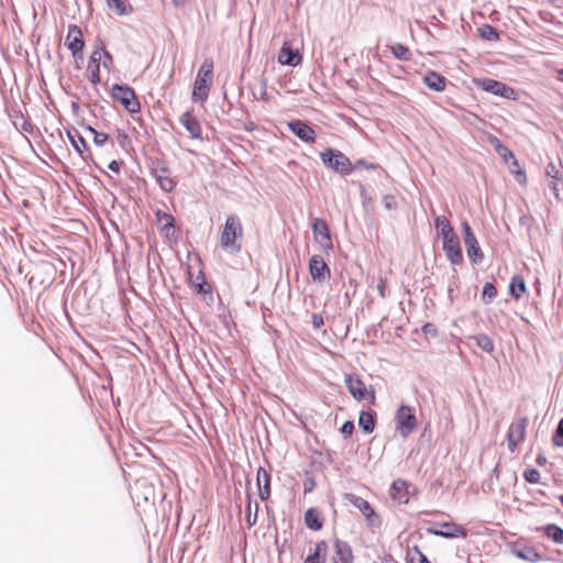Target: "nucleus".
Returning <instances> with one entry per match:
<instances>
[{"mask_svg": "<svg viewBox=\"0 0 563 563\" xmlns=\"http://www.w3.org/2000/svg\"><path fill=\"white\" fill-rule=\"evenodd\" d=\"M243 236L244 230L241 219L235 214L228 216L220 235L221 247L236 254L242 250Z\"/></svg>", "mask_w": 563, "mask_h": 563, "instance_id": "1", "label": "nucleus"}, {"mask_svg": "<svg viewBox=\"0 0 563 563\" xmlns=\"http://www.w3.org/2000/svg\"><path fill=\"white\" fill-rule=\"evenodd\" d=\"M113 65V57L106 49V46L103 44L97 45L88 60L86 69L87 78L96 86L102 80L101 67L109 74L112 70Z\"/></svg>", "mask_w": 563, "mask_h": 563, "instance_id": "2", "label": "nucleus"}, {"mask_svg": "<svg viewBox=\"0 0 563 563\" xmlns=\"http://www.w3.org/2000/svg\"><path fill=\"white\" fill-rule=\"evenodd\" d=\"M213 82V60L212 58H206L195 79L194 88H192V99L205 102L211 90V86Z\"/></svg>", "mask_w": 563, "mask_h": 563, "instance_id": "3", "label": "nucleus"}, {"mask_svg": "<svg viewBox=\"0 0 563 563\" xmlns=\"http://www.w3.org/2000/svg\"><path fill=\"white\" fill-rule=\"evenodd\" d=\"M345 386L351 396L357 401H365L369 406H374L376 402V393L373 386H366V384L357 375H345Z\"/></svg>", "mask_w": 563, "mask_h": 563, "instance_id": "4", "label": "nucleus"}, {"mask_svg": "<svg viewBox=\"0 0 563 563\" xmlns=\"http://www.w3.org/2000/svg\"><path fill=\"white\" fill-rule=\"evenodd\" d=\"M322 162L330 167L331 169L335 170L340 174H350L354 167L349 159L347 156H345L342 152L336 150H328L325 152H322L320 154Z\"/></svg>", "mask_w": 563, "mask_h": 563, "instance_id": "5", "label": "nucleus"}, {"mask_svg": "<svg viewBox=\"0 0 563 563\" xmlns=\"http://www.w3.org/2000/svg\"><path fill=\"white\" fill-rule=\"evenodd\" d=\"M65 45L71 52L76 62L84 59L85 41L81 29L76 24L68 26V32L65 38Z\"/></svg>", "mask_w": 563, "mask_h": 563, "instance_id": "6", "label": "nucleus"}, {"mask_svg": "<svg viewBox=\"0 0 563 563\" xmlns=\"http://www.w3.org/2000/svg\"><path fill=\"white\" fill-rule=\"evenodd\" d=\"M112 97L130 113H137L141 109L134 90L128 86L115 85L112 89Z\"/></svg>", "mask_w": 563, "mask_h": 563, "instance_id": "7", "label": "nucleus"}, {"mask_svg": "<svg viewBox=\"0 0 563 563\" xmlns=\"http://www.w3.org/2000/svg\"><path fill=\"white\" fill-rule=\"evenodd\" d=\"M476 85L484 91L490 92L495 96H500L503 98L510 100H515L517 98V92L515 91L514 88L495 79L483 78L477 80Z\"/></svg>", "mask_w": 563, "mask_h": 563, "instance_id": "8", "label": "nucleus"}, {"mask_svg": "<svg viewBox=\"0 0 563 563\" xmlns=\"http://www.w3.org/2000/svg\"><path fill=\"white\" fill-rule=\"evenodd\" d=\"M396 427L399 433L406 438L417 426V419L413 409L409 406H401L396 412Z\"/></svg>", "mask_w": 563, "mask_h": 563, "instance_id": "9", "label": "nucleus"}, {"mask_svg": "<svg viewBox=\"0 0 563 563\" xmlns=\"http://www.w3.org/2000/svg\"><path fill=\"white\" fill-rule=\"evenodd\" d=\"M528 426V418L522 417L514 421L508 429L507 445L510 452H515L518 445L523 442L526 438V430Z\"/></svg>", "mask_w": 563, "mask_h": 563, "instance_id": "10", "label": "nucleus"}, {"mask_svg": "<svg viewBox=\"0 0 563 563\" xmlns=\"http://www.w3.org/2000/svg\"><path fill=\"white\" fill-rule=\"evenodd\" d=\"M313 239L317 244H319L320 249L324 252H328L333 249L331 234L327 222L317 218L312 223Z\"/></svg>", "mask_w": 563, "mask_h": 563, "instance_id": "11", "label": "nucleus"}, {"mask_svg": "<svg viewBox=\"0 0 563 563\" xmlns=\"http://www.w3.org/2000/svg\"><path fill=\"white\" fill-rule=\"evenodd\" d=\"M462 230L468 257L473 263L481 262L483 260V252L468 222L465 221L462 223Z\"/></svg>", "mask_w": 563, "mask_h": 563, "instance_id": "12", "label": "nucleus"}, {"mask_svg": "<svg viewBox=\"0 0 563 563\" xmlns=\"http://www.w3.org/2000/svg\"><path fill=\"white\" fill-rule=\"evenodd\" d=\"M309 273L313 282L323 283L330 278L331 271L322 256L313 255L309 261Z\"/></svg>", "mask_w": 563, "mask_h": 563, "instance_id": "13", "label": "nucleus"}, {"mask_svg": "<svg viewBox=\"0 0 563 563\" xmlns=\"http://www.w3.org/2000/svg\"><path fill=\"white\" fill-rule=\"evenodd\" d=\"M440 529L429 528V533L433 536H440L443 538H466L467 530L455 522H442L439 523Z\"/></svg>", "mask_w": 563, "mask_h": 563, "instance_id": "14", "label": "nucleus"}, {"mask_svg": "<svg viewBox=\"0 0 563 563\" xmlns=\"http://www.w3.org/2000/svg\"><path fill=\"white\" fill-rule=\"evenodd\" d=\"M442 241L443 251L445 252L448 260L454 265H460L463 262V254L456 233L442 239Z\"/></svg>", "mask_w": 563, "mask_h": 563, "instance_id": "15", "label": "nucleus"}, {"mask_svg": "<svg viewBox=\"0 0 563 563\" xmlns=\"http://www.w3.org/2000/svg\"><path fill=\"white\" fill-rule=\"evenodd\" d=\"M289 130L301 141L306 143H314L316 132L307 123L300 120H292L288 122Z\"/></svg>", "mask_w": 563, "mask_h": 563, "instance_id": "16", "label": "nucleus"}, {"mask_svg": "<svg viewBox=\"0 0 563 563\" xmlns=\"http://www.w3.org/2000/svg\"><path fill=\"white\" fill-rule=\"evenodd\" d=\"M180 123L187 130L190 137L192 139H201L202 137V128L197 117L194 114L192 110H188L184 112L179 118Z\"/></svg>", "mask_w": 563, "mask_h": 563, "instance_id": "17", "label": "nucleus"}, {"mask_svg": "<svg viewBox=\"0 0 563 563\" xmlns=\"http://www.w3.org/2000/svg\"><path fill=\"white\" fill-rule=\"evenodd\" d=\"M302 60V56L300 55L298 49H294L290 45V43L285 42L280 48L279 55H278V62L282 65H289V66H298Z\"/></svg>", "mask_w": 563, "mask_h": 563, "instance_id": "18", "label": "nucleus"}, {"mask_svg": "<svg viewBox=\"0 0 563 563\" xmlns=\"http://www.w3.org/2000/svg\"><path fill=\"white\" fill-rule=\"evenodd\" d=\"M153 175L157 184L164 191L170 192L174 190L176 181L172 177V172L168 168L164 166L156 167L153 169Z\"/></svg>", "mask_w": 563, "mask_h": 563, "instance_id": "19", "label": "nucleus"}, {"mask_svg": "<svg viewBox=\"0 0 563 563\" xmlns=\"http://www.w3.org/2000/svg\"><path fill=\"white\" fill-rule=\"evenodd\" d=\"M258 495L262 500H267L271 496V475L264 467H258L256 473Z\"/></svg>", "mask_w": 563, "mask_h": 563, "instance_id": "20", "label": "nucleus"}, {"mask_svg": "<svg viewBox=\"0 0 563 563\" xmlns=\"http://www.w3.org/2000/svg\"><path fill=\"white\" fill-rule=\"evenodd\" d=\"M333 563H353V553L346 542L341 540L335 541Z\"/></svg>", "mask_w": 563, "mask_h": 563, "instance_id": "21", "label": "nucleus"}, {"mask_svg": "<svg viewBox=\"0 0 563 563\" xmlns=\"http://www.w3.org/2000/svg\"><path fill=\"white\" fill-rule=\"evenodd\" d=\"M426 86L434 91H443L446 86V79L444 76L430 70L423 77Z\"/></svg>", "mask_w": 563, "mask_h": 563, "instance_id": "22", "label": "nucleus"}, {"mask_svg": "<svg viewBox=\"0 0 563 563\" xmlns=\"http://www.w3.org/2000/svg\"><path fill=\"white\" fill-rule=\"evenodd\" d=\"M390 496L398 503L408 501V483L404 479H396L390 487Z\"/></svg>", "mask_w": 563, "mask_h": 563, "instance_id": "23", "label": "nucleus"}, {"mask_svg": "<svg viewBox=\"0 0 563 563\" xmlns=\"http://www.w3.org/2000/svg\"><path fill=\"white\" fill-rule=\"evenodd\" d=\"M510 295L516 299H520L527 291L525 278L520 275H515L509 285Z\"/></svg>", "mask_w": 563, "mask_h": 563, "instance_id": "24", "label": "nucleus"}, {"mask_svg": "<svg viewBox=\"0 0 563 563\" xmlns=\"http://www.w3.org/2000/svg\"><path fill=\"white\" fill-rule=\"evenodd\" d=\"M305 523L309 529L314 531L321 530L323 527V521L320 517V514L314 508H309L305 512Z\"/></svg>", "mask_w": 563, "mask_h": 563, "instance_id": "25", "label": "nucleus"}, {"mask_svg": "<svg viewBox=\"0 0 563 563\" xmlns=\"http://www.w3.org/2000/svg\"><path fill=\"white\" fill-rule=\"evenodd\" d=\"M328 552V544L325 541H320L316 544L312 554L308 555L305 562L307 563H321L324 562Z\"/></svg>", "mask_w": 563, "mask_h": 563, "instance_id": "26", "label": "nucleus"}, {"mask_svg": "<svg viewBox=\"0 0 563 563\" xmlns=\"http://www.w3.org/2000/svg\"><path fill=\"white\" fill-rule=\"evenodd\" d=\"M107 4L118 15H128L133 10L129 0H107Z\"/></svg>", "mask_w": 563, "mask_h": 563, "instance_id": "27", "label": "nucleus"}, {"mask_svg": "<svg viewBox=\"0 0 563 563\" xmlns=\"http://www.w3.org/2000/svg\"><path fill=\"white\" fill-rule=\"evenodd\" d=\"M540 530L556 544H563V529L559 526L551 523L540 528Z\"/></svg>", "mask_w": 563, "mask_h": 563, "instance_id": "28", "label": "nucleus"}, {"mask_svg": "<svg viewBox=\"0 0 563 563\" xmlns=\"http://www.w3.org/2000/svg\"><path fill=\"white\" fill-rule=\"evenodd\" d=\"M435 228L442 239L455 234L450 221L444 216L438 217L435 219Z\"/></svg>", "mask_w": 563, "mask_h": 563, "instance_id": "29", "label": "nucleus"}, {"mask_svg": "<svg viewBox=\"0 0 563 563\" xmlns=\"http://www.w3.org/2000/svg\"><path fill=\"white\" fill-rule=\"evenodd\" d=\"M358 426L365 433H372L375 429V418L372 412L361 411L358 417Z\"/></svg>", "mask_w": 563, "mask_h": 563, "instance_id": "30", "label": "nucleus"}, {"mask_svg": "<svg viewBox=\"0 0 563 563\" xmlns=\"http://www.w3.org/2000/svg\"><path fill=\"white\" fill-rule=\"evenodd\" d=\"M352 503L366 517L367 520L371 521L375 516V511L367 500L361 497H354Z\"/></svg>", "mask_w": 563, "mask_h": 563, "instance_id": "31", "label": "nucleus"}, {"mask_svg": "<svg viewBox=\"0 0 563 563\" xmlns=\"http://www.w3.org/2000/svg\"><path fill=\"white\" fill-rule=\"evenodd\" d=\"M68 136H69V140H70L73 146L75 147V150L79 153V155L82 158H86V156L84 155L85 152H88V154L90 155V152L88 151V147H87V143L81 135L78 134L77 139H76L75 135H71L70 133H68Z\"/></svg>", "mask_w": 563, "mask_h": 563, "instance_id": "32", "label": "nucleus"}, {"mask_svg": "<svg viewBox=\"0 0 563 563\" xmlns=\"http://www.w3.org/2000/svg\"><path fill=\"white\" fill-rule=\"evenodd\" d=\"M510 162V173L515 175L516 179L520 184H525L527 180L525 170L520 167L518 159L515 157Z\"/></svg>", "mask_w": 563, "mask_h": 563, "instance_id": "33", "label": "nucleus"}, {"mask_svg": "<svg viewBox=\"0 0 563 563\" xmlns=\"http://www.w3.org/2000/svg\"><path fill=\"white\" fill-rule=\"evenodd\" d=\"M476 344L485 352L490 353L494 351V342L487 334H478L474 336Z\"/></svg>", "mask_w": 563, "mask_h": 563, "instance_id": "34", "label": "nucleus"}, {"mask_svg": "<svg viewBox=\"0 0 563 563\" xmlns=\"http://www.w3.org/2000/svg\"><path fill=\"white\" fill-rule=\"evenodd\" d=\"M391 53L399 60H409L411 56L409 48L399 43L391 46Z\"/></svg>", "mask_w": 563, "mask_h": 563, "instance_id": "35", "label": "nucleus"}, {"mask_svg": "<svg viewBox=\"0 0 563 563\" xmlns=\"http://www.w3.org/2000/svg\"><path fill=\"white\" fill-rule=\"evenodd\" d=\"M90 134L93 135V143L97 145V146H102L104 145L108 140H109V135L106 134V133H102V132H99L97 131L96 129H93L92 126H86L85 128Z\"/></svg>", "mask_w": 563, "mask_h": 563, "instance_id": "36", "label": "nucleus"}, {"mask_svg": "<svg viewBox=\"0 0 563 563\" xmlns=\"http://www.w3.org/2000/svg\"><path fill=\"white\" fill-rule=\"evenodd\" d=\"M408 560L409 563H430L417 547L408 551Z\"/></svg>", "mask_w": 563, "mask_h": 563, "instance_id": "37", "label": "nucleus"}, {"mask_svg": "<svg viewBox=\"0 0 563 563\" xmlns=\"http://www.w3.org/2000/svg\"><path fill=\"white\" fill-rule=\"evenodd\" d=\"M497 296V289L492 283H486L483 287L482 299L485 302H490Z\"/></svg>", "mask_w": 563, "mask_h": 563, "instance_id": "38", "label": "nucleus"}, {"mask_svg": "<svg viewBox=\"0 0 563 563\" xmlns=\"http://www.w3.org/2000/svg\"><path fill=\"white\" fill-rule=\"evenodd\" d=\"M523 478L530 484H538L541 479V474L537 468L529 467L522 474Z\"/></svg>", "mask_w": 563, "mask_h": 563, "instance_id": "39", "label": "nucleus"}, {"mask_svg": "<svg viewBox=\"0 0 563 563\" xmlns=\"http://www.w3.org/2000/svg\"><path fill=\"white\" fill-rule=\"evenodd\" d=\"M195 290L199 294H210L211 288L210 286L205 282L203 277L197 276L196 280L191 283Z\"/></svg>", "mask_w": 563, "mask_h": 563, "instance_id": "40", "label": "nucleus"}, {"mask_svg": "<svg viewBox=\"0 0 563 563\" xmlns=\"http://www.w3.org/2000/svg\"><path fill=\"white\" fill-rule=\"evenodd\" d=\"M157 217L159 222L162 223V230H169L174 227V219L172 216L167 213H163L162 216H159V213H157Z\"/></svg>", "mask_w": 563, "mask_h": 563, "instance_id": "41", "label": "nucleus"}, {"mask_svg": "<svg viewBox=\"0 0 563 563\" xmlns=\"http://www.w3.org/2000/svg\"><path fill=\"white\" fill-rule=\"evenodd\" d=\"M553 443L556 446H563V418L559 421L558 429L553 435Z\"/></svg>", "mask_w": 563, "mask_h": 563, "instance_id": "42", "label": "nucleus"}, {"mask_svg": "<svg viewBox=\"0 0 563 563\" xmlns=\"http://www.w3.org/2000/svg\"><path fill=\"white\" fill-rule=\"evenodd\" d=\"M481 32H482V36L487 40L495 41L498 38V34L495 31V29L488 24L484 25V27L481 29Z\"/></svg>", "mask_w": 563, "mask_h": 563, "instance_id": "43", "label": "nucleus"}, {"mask_svg": "<svg viewBox=\"0 0 563 563\" xmlns=\"http://www.w3.org/2000/svg\"><path fill=\"white\" fill-rule=\"evenodd\" d=\"M497 154L501 157V159L505 162V163H508L509 161L514 159L515 158V155L512 153V151H510L507 146H503L498 152Z\"/></svg>", "mask_w": 563, "mask_h": 563, "instance_id": "44", "label": "nucleus"}, {"mask_svg": "<svg viewBox=\"0 0 563 563\" xmlns=\"http://www.w3.org/2000/svg\"><path fill=\"white\" fill-rule=\"evenodd\" d=\"M377 290H378L380 298L386 297V292H387V279L386 278L379 276L378 284H377Z\"/></svg>", "mask_w": 563, "mask_h": 563, "instance_id": "45", "label": "nucleus"}, {"mask_svg": "<svg viewBox=\"0 0 563 563\" xmlns=\"http://www.w3.org/2000/svg\"><path fill=\"white\" fill-rule=\"evenodd\" d=\"M354 423L353 421H345L343 423V426L341 427V432L345 435V437H350L352 435V433L354 432Z\"/></svg>", "mask_w": 563, "mask_h": 563, "instance_id": "46", "label": "nucleus"}, {"mask_svg": "<svg viewBox=\"0 0 563 563\" xmlns=\"http://www.w3.org/2000/svg\"><path fill=\"white\" fill-rule=\"evenodd\" d=\"M487 141L489 142L490 145L494 146L496 152H498L504 146V144L500 142V140L493 134L487 135Z\"/></svg>", "mask_w": 563, "mask_h": 563, "instance_id": "47", "label": "nucleus"}, {"mask_svg": "<svg viewBox=\"0 0 563 563\" xmlns=\"http://www.w3.org/2000/svg\"><path fill=\"white\" fill-rule=\"evenodd\" d=\"M312 323H313L314 328H320L323 324L322 317L314 313L312 316Z\"/></svg>", "mask_w": 563, "mask_h": 563, "instance_id": "48", "label": "nucleus"}, {"mask_svg": "<svg viewBox=\"0 0 563 563\" xmlns=\"http://www.w3.org/2000/svg\"><path fill=\"white\" fill-rule=\"evenodd\" d=\"M109 169L114 172V173H119L120 170V164L117 162V161H112L109 165H108Z\"/></svg>", "mask_w": 563, "mask_h": 563, "instance_id": "49", "label": "nucleus"}, {"mask_svg": "<svg viewBox=\"0 0 563 563\" xmlns=\"http://www.w3.org/2000/svg\"><path fill=\"white\" fill-rule=\"evenodd\" d=\"M384 201L388 209L393 208V206L395 205L394 197H391V196H386L384 198Z\"/></svg>", "mask_w": 563, "mask_h": 563, "instance_id": "50", "label": "nucleus"}, {"mask_svg": "<svg viewBox=\"0 0 563 563\" xmlns=\"http://www.w3.org/2000/svg\"><path fill=\"white\" fill-rule=\"evenodd\" d=\"M172 3L175 8H181L184 4V0H172Z\"/></svg>", "mask_w": 563, "mask_h": 563, "instance_id": "51", "label": "nucleus"}, {"mask_svg": "<svg viewBox=\"0 0 563 563\" xmlns=\"http://www.w3.org/2000/svg\"><path fill=\"white\" fill-rule=\"evenodd\" d=\"M246 521H247L249 526H253V525H255L256 517H254V519L252 520L251 515L249 514L246 517Z\"/></svg>", "mask_w": 563, "mask_h": 563, "instance_id": "52", "label": "nucleus"}, {"mask_svg": "<svg viewBox=\"0 0 563 563\" xmlns=\"http://www.w3.org/2000/svg\"><path fill=\"white\" fill-rule=\"evenodd\" d=\"M537 462H538L539 464H544V463H545V457H543V456H538Z\"/></svg>", "mask_w": 563, "mask_h": 563, "instance_id": "53", "label": "nucleus"}, {"mask_svg": "<svg viewBox=\"0 0 563 563\" xmlns=\"http://www.w3.org/2000/svg\"><path fill=\"white\" fill-rule=\"evenodd\" d=\"M311 489H312V487L307 486V488L305 489V493L311 492Z\"/></svg>", "mask_w": 563, "mask_h": 563, "instance_id": "54", "label": "nucleus"}, {"mask_svg": "<svg viewBox=\"0 0 563 563\" xmlns=\"http://www.w3.org/2000/svg\"><path fill=\"white\" fill-rule=\"evenodd\" d=\"M311 489H312V487L307 486V488L305 489V493L311 492Z\"/></svg>", "mask_w": 563, "mask_h": 563, "instance_id": "55", "label": "nucleus"}, {"mask_svg": "<svg viewBox=\"0 0 563 563\" xmlns=\"http://www.w3.org/2000/svg\"><path fill=\"white\" fill-rule=\"evenodd\" d=\"M561 504L563 506V495L560 497Z\"/></svg>", "mask_w": 563, "mask_h": 563, "instance_id": "56", "label": "nucleus"}, {"mask_svg": "<svg viewBox=\"0 0 563 563\" xmlns=\"http://www.w3.org/2000/svg\"><path fill=\"white\" fill-rule=\"evenodd\" d=\"M560 75H563V70H560Z\"/></svg>", "mask_w": 563, "mask_h": 563, "instance_id": "57", "label": "nucleus"}]
</instances>
